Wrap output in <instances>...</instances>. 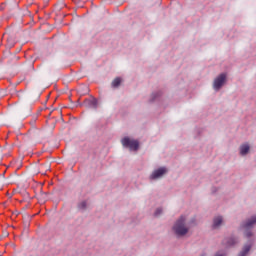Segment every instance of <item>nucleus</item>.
I'll use <instances>...</instances> for the list:
<instances>
[{
	"instance_id": "obj_1",
	"label": "nucleus",
	"mask_w": 256,
	"mask_h": 256,
	"mask_svg": "<svg viewBox=\"0 0 256 256\" xmlns=\"http://www.w3.org/2000/svg\"><path fill=\"white\" fill-rule=\"evenodd\" d=\"M174 233L178 235V237H183V235H187L189 232V229L185 227V216H181L175 223L174 227Z\"/></svg>"
},
{
	"instance_id": "obj_2",
	"label": "nucleus",
	"mask_w": 256,
	"mask_h": 256,
	"mask_svg": "<svg viewBox=\"0 0 256 256\" xmlns=\"http://www.w3.org/2000/svg\"><path fill=\"white\" fill-rule=\"evenodd\" d=\"M122 145L128 147L130 151H137L139 149V141L125 137L122 139Z\"/></svg>"
},
{
	"instance_id": "obj_3",
	"label": "nucleus",
	"mask_w": 256,
	"mask_h": 256,
	"mask_svg": "<svg viewBox=\"0 0 256 256\" xmlns=\"http://www.w3.org/2000/svg\"><path fill=\"white\" fill-rule=\"evenodd\" d=\"M227 79V75L220 74L214 81V89L216 91H219L221 87H223V83H225V80Z\"/></svg>"
},
{
	"instance_id": "obj_4",
	"label": "nucleus",
	"mask_w": 256,
	"mask_h": 256,
	"mask_svg": "<svg viewBox=\"0 0 256 256\" xmlns=\"http://www.w3.org/2000/svg\"><path fill=\"white\" fill-rule=\"evenodd\" d=\"M167 173V168H159L158 170H155L152 175L150 176L151 179H159L160 177H163Z\"/></svg>"
},
{
	"instance_id": "obj_5",
	"label": "nucleus",
	"mask_w": 256,
	"mask_h": 256,
	"mask_svg": "<svg viewBox=\"0 0 256 256\" xmlns=\"http://www.w3.org/2000/svg\"><path fill=\"white\" fill-rule=\"evenodd\" d=\"M255 223H256V216H253L251 219L247 220L243 224V229H251V227H253Z\"/></svg>"
},
{
	"instance_id": "obj_6",
	"label": "nucleus",
	"mask_w": 256,
	"mask_h": 256,
	"mask_svg": "<svg viewBox=\"0 0 256 256\" xmlns=\"http://www.w3.org/2000/svg\"><path fill=\"white\" fill-rule=\"evenodd\" d=\"M221 223H223V218L221 216L214 218L213 228L217 229V227H219V225H221Z\"/></svg>"
},
{
	"instance_id": "obj_7",
	"label": "nucleus",
	"mask_w": 256,
	"mask_h": 256,
	"mask_svg": "<svg viewBox=\"0 0 256 256\" xmlns=\"http://www.w3.org/2000/svg\"><path fill=\"white\" fill-rule=\"evenodd\" d=\"M251 244L245 245L243 250L241 251V253L238 256H247V253H249V251H251Z\"/></svg>"
},
{
	"instance_id": "obj_8",
	"label": "nucleus",
	"mask_w": 256,
	"mask_h": 256,
	"mask_svg": "<svg viewBox=\"0 0 256 256\" xmlns=\"http://www.w3.org/2000/svg\"><path fill=\"white\" fill-rule=\"evenodd\" d=\"M247 153H249V145L248 144H243L240 147V154L241 155H247Z\"/></svg>"
},
{
	"instance_id": "obj_9",
	"label": "nucleus",
	"mask_w": 256,
	"mask_h": 256,
	"mask_svg": "<svg viewBox=\"0 0 256 256\" xmlns=\"http://www.w3.org/2000/svg\"><path fill=\"white\" fill-rule=\"evenodd\" d=\"M237 244V239L229 238L226 243V247H233V245Z\"/></svg>"
},
{
	"instance_id": "obj_10",
	"label": "nucleus",
	"mask_w": 256,
	"mask_h": 256,
	"mask_svg": "<svg viewBox=\"0 0 256 256\" xmlns=\"http://www.w3.org/2000/svg\"><path fill=\"white\" fill-rule=\"evenodd\" d=\"M121 78L118 77L116 79H114V81L112 82V87H119V85H121Z\"/></svg>"
},
{
	"instance_id": "obj_11",
	"label": "nucleus",
	"mask_w": 256,
	"mask_h": 256,
	"mask_svg": "<svg viewBox=\"0 0 256 256\" xmlns=\"http://www.w3.org/2000/svg\"><path fill=\"white\" fill-rule=\"evenodd\" d=\"M87 207V202L83 201L79 204V209H85Z\"/></svg>"
},
{
	"instance_id": "obj_12",
	"label": "nucleus",
	"mask_w": 256,
	"mask_h": 256,
	"mask_svg": "<svg viewBox=\"0 0 256 256\" xmlns=\"http://www.w3.org/2000/svg\"><path fill=\"white\" fill-rule=\"evenodd\" d=\"M161 213H163V209L158 208L154 215H155V217H158V215H161Z\"/></svg>"
},
{
	"instance_id": "obj_13",
	"label": "nucleus",
	"mask_w": 256,
	"mask_h": 256,
	"mask_svg": "<svg viewBox=\"0 0 256 256\" xmlns=\"http://www.w3.org/2000/svg\"><path fill=\"white\" fill-rule=\"evenodd\" d=\"M91 105L93 106V107H97V99H92L91 100Z\"/></svg>"
},
{
	"instance_id": "obj_14",
	"label": "nucleus",
	"mask_w": 256,
	"mask_h": 256,
	"mask_svg": "<svg viewBox=\"0 0 256 256\" xmlns=\"http://www.w3.org/2000/svg\"><path fill=\"white\" fill-rule=\"evenodd\" d=\"M245 235H246V237H251V235H253L252 233H251V231H246V233H245Z\"/></svg>"
},
{
	"instance_id": "obj_15",
	"label": "nucleus",
	"mask_w": 256,
	"mask_h": 256,
	"mask_svg": "<svg viewBox=\"0 0 256 256\" xmlns=\"http://www.w3.org/2000/svg\"><path fill=\"white\" fill-rule=\"evenodd\" d=\"M215 256H225V254L217 253Z\"/></svg>"
}]
</instances>
